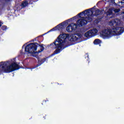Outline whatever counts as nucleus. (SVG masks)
I'll use <instances>...</instances> for the list:
<instances>
[{
  "mask_svg": "<svg viewBox=\"0 0 124 124\" xmlns=\"http://www.w3.org/2000/svg\"><path fill=\"white\" fill-rule=\"evenodd\" d=\"M67 38V35L66 34H61L56 41L50 45L51 47H53L54 45L55 46V48L56 50L54 51V54H59L65 47V41Z\"/></svg>",
  "mask_w": 124,
  "mask_h": 124,
  "instance_id": "f257e3e1",
  "label": "nucleus"
},
{
  "mask_svg": "<svg viewBox=\"0 0 124 124\" xmlns=\"http://www.w3.org/2000/svg\"><path fill=\"white\" fill-rule=\"evenodd\" d=\"M93 11H92L91 9L86 10L78 14V16L79 17H83V15L85 16L78 20L77 24L78 25L79 27H83V26L87 25L88 22H91V21L93 20Z\"/></svg>",
  "mask_w": 124,
  "mask_h": 124,
  "instance_id": "f03ea898",
  "label": "nucleus"
},
{
  "mask_svg": "<svg viewBox=\"0 0 124 124\" xmlns=\"http://www.w3.org/2000/svg\"><path fill=\"white\" fill-rule=\"evenodd\" d=\"M124 32V29L113 28L112 29H107L102 30L100 32V36L103 39H109L113 35H120Z\"/></svg>",
  "mask_w": 124,
  "mask_h": 124,
  "instance_id": "7ed1b4c3",
  "label": "nucleus"
},
{
  "mask_svg": "<svg viewBox=\"0 0 124 124\" xmlns=\"http://www.w3.org/2000/svg\"><path fill=\"white\" fill-rule=\"evenodd\" d=\"M44 50V47L39 45L37 43H31L25 47V52L31 54L32 56H36L38 53L42 52Z\"/></svg>",
  "mask_w": 124,
  "mask_h": 124,
  "instance_id": "20e7f679",
  "label": "nucleus"
},
{
  "mask_svg": "<svg viewBox=\"0 0 124 124\" xmlns=\"http://www.w3.org/2000/svg\"><path fill=\"white\" fill-rule=\"evenodd\" d=\"M0 67L4 72H11L19 68V66L15 62L10 64L9 62H2L0 63Z\"/></svg>",
  "mask_w": 124,
  "mask_h": 124,
  "instance_id": "39448f33",
  "label": "nucleus"
},
{
  "mask_svg": "<svg viewBox=\"0 0 124 124\" xmlns=\"http://www.w3.org/2000/svg\"><path fill=\"white\" fill-rule=\"evenodd\" d=\"M98 31L96 29H93L87 31L84 34V36L87 38H91L93 36H95L97 34Z\"/></svg>",
  "mask_w": 124,
  "mask_h": 124,
  "instance_id": "423d86ee",
  "label": "nucleus"
},
{
  "mask_svg": "<svg viewBox=\"0 0 124 124\" xmlns=\"http://www.w3.org/2000/svg\"><path fill=\"white\" fill-rule=\"evenodd\" d=\"M109 25L112 26V27H115V29H123V31H124V28L120 27L121 26V20L119 19H115L110 21L109 22Z\"/></svg>",
  "mask_w": 124,
  "mask_h": 124,
  "instance_id": "0eeeda50",
  "label": "nucleus"
},
{
  "mask_svg": "<svg viewBox=\"0 0 124 124\" xmlns=\"http://www.w3.org/2000/svg\"><path fill=\"white\" fill-rule=\"evenodd\" d=\"M77 39H78V37L75 34H71L68 37V40L70 41H75Z\"/></svg>",
  "mask_w": 124,
  "mask_h": 124,
  "instance_id": "6e6552de",
  "label": "nucleus"
},
{
  "mask_svg": "<svg viewBox=\"0 0 124 124\" xmlns=\"http://www.w3.org/2000/svg\"><path fill=\"white\" fill-rule=\"evenodd\" d=\"M113 3H115L117 4L118 3H122V4L124 3V0H110Z\"/></svg>",
  "mask_w": 124,
  "mask_h": 124,
  "instance_id": "1a4fd4ad",
  "label": "nucleus"
},
{
  "mask_svg": "<svg viewBox=\"0 0 124 124\" xmlns=\"http://www.w3.org/2000/svg\"><path fill=\"white\" fill-rule=\"evenodd\" d=\"M71 26L72 27V30L73 31H75L76 30V29H77V24H75V23H71Z\"/></svg>",
  "mask_w": 124,
  "mask_h": 124,
  "instance_id": "9d476101",
  "label": "nucleus"
},
{
  "mask_svg": "<svg viewBox=\"0 0 124 124\" xmlns=\"http://www.w3.org/2000/svg\"><path fill=\"white\" fill-rule=\"evenodd\" d=\"M66 31L68 32H72V27H71V24L69 25L66 28Z\"/></svg>",
  "mask_w": 124,
  "mask_h": 124,
  "instance_id": "9b49d317",
  "label": "nucleus"
},
{
  "mask_svg": "<svg viewBox=\"0 0 124 124\" xmlns=\"http://www.w3.org/2000/svg\"><path fill=\"white\" fill-rule=\"evenodd\" d=\"M113 13V10L112 9H109L108 11L106 13L107 16L112 15Z\"/></svg>",
  "mask_w": 124,
  "mask_h": 124,
  "instance_id": "f8f14e48",
  "label": "nucleus"
},
{
  "mask_svg": "<svg viewBox=\"0 0 124 124\" xmlns=\"http://www.w3.org/2000/svg\"><path fill=\"white\" fill-rule=\"evenodd\" d=\"M102 14V11L97 9L95 11V15H100Z\"/></svg>",
  "mask_w": 124,
  "mask_h": 124,
  "instance_id": "ddd939ff",
  "label": "nucleus"
},
{
  "mask_svg": "<svg viewBox=\"0 0 124 124\" xmlns=\"http://www.w3.org/2000/svg\"><path fill=\"white\" fill-rule=\"evenodd\" d=\"M94 44H95L96 45L97 44H99V43H101V41L99 40V39H96L94 42Z\"/></svg>",
  "mask_w": 124,
  "mask_h": 124,
  "instance_id": "4468645a",
  "label": "nucleus"
},
{
  "mask_svg": "<svg viewBox=\"0 0 124 124\" xmlns=\"http://www.w3.org/2000/svg\"><path fill=\"white\" fill-rule=\"evenodd\" d=\"M28 3H29L28 2V1H24L21 3V6H22V7H26V6L28 5Z\"/></svg>",
  "mask_w": 124,
  "mask_h": 124,
  "instance_id": "2eb2a0df",
  "label": "nucleus"
},
{
  "mask_svg": "<svg viewBox=\"0 0 124 124\" xmlns=\"http://www.w3.org/2000/svg\"><path fill=\"white\" fill-rule=\"evenodd\" d=\"M120 9H115L113 11H114L115 13H118V12H120Z\"/></svg>",
  "mask_w": 124,
  "mask_h": 124,
  "instance_id": "dca6fc26",
  "label": "nucleus"
},
{
  "mask_svg": "<svg viewBox=\"0 0 124 124\" xmlns=\"http://www.w3.org/2000/svg\"><path fill=\"white\" fill-rule=\"evenodd\" d=\"M57 28H58V30H62V28H63V26H62V25L60 24L59 25H58L57 26Z\"/></svg>",
  "mask_w": 124,
  "mask_h": 124,
  "instance_id": "f3484780",
  "label": "nucleus"
},
{
  "mask_svg": "<svg viewBox=\"0 0 124 124\" xmlns=\"http://www.w3.org/2000/svg\"><path fill=\"white\" fill-rule=\"evenodd\" d=\"M7 28V27H6V26H2V30L5 31V30Z\"/></svg>",
  "mask_w": 124,
  "mask_h": 124,
  "instance_id": "a211bd4d",
  "label": "nucleus"
},
{
  "mask_svg": "<svg viewBox=\"0 0 124 124\" xmlns=\"http://www.w3.org/2000/svg\"><path fill=\"white\" fill-rule=\"evenodd\" d=\"M77 36H78V37H82V34H80V33H78L77 34Z\"/></svg>",
  "mask_w": 124,
  "mask_h": 124,
  "instance_id": "6ab92c4d",
  "label": "nucleus"
},
{
  "mask_svg": "<svg viewBox=\"0 0 124 124\" xmlns=\"http://www.w3.org/2000/svg\"><path fill=\"white\" fill-rule=\"evenodd\" d=\"M45 62V59H44L41 61V63H43V62Z\"/></svg>",
  "mask_w": 124,
  "mask_h": 124,
  "instance_id": "aec40b11",
  "label": "nucleus"
},
{
  "mask_svg": "<svg viewBox=\"0 0 124 124\" xmlns=\"http://www.w3.org/2000/svg\"><path fill=\"white\" fill-rule=\"evenodd\" d=\"M2 22L0 21V28L1 27V26L2 25Z\"/></svg>",
  "mask_w": 124,
  "mask_h": 124,
  "instance_id": "412c9836",
  "label": "nucleus"
},
{
  "mask_svg": "<svg viewBox=\"0 0 124 124\" xmlns=\"http://www.w3.org/2000/svg\"><path fill=\"white\" fill-rule=\"evenodd\" d=\"M86 56H87V57H89V55H88V54H86Z\"/></svg>",
  "mask_w": 124,
  "mask_h": 124,
  "instance_id": "4be33fe9",
  "label": "nucleus"
}]
</instances>
